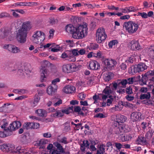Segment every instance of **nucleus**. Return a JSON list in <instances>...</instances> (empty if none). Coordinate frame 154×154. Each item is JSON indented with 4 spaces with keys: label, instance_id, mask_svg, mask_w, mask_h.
I'll use <instances>...</instances> for the list:
<instances>
[{
    "label": "nucleus",
    "instance_id": "2",
    "mask_svg": "<svg viewBox=\"0 0 154 154\" xmlns=\"http://www.w3.org/2000/svg\"><path fill=\"white\" fill-rule=\"evenodd\" d=\"M127 119V117L124 115H118L116 116L113 123L114 128L116 130V134H119L125 131V125L123 123Z\"/></svg>",
    "mask_w": 154,
    "mask_h": 154
},
{
    "label": "nucleus",
    "instance_id": "25",
    "mask_svg": "<svg viewBox=\"0 0 154 154\" xmlns=\"http://www.w3.org/2000/svg\"><path fill=\"white\" fill-rule=\"evenodd\" d=\"M63 115L62 110H58L57 109H56L55 112L53 114V116L55 118L62 117Z\"/></svg>",
    "mask_w": 154,
    "mask_h": 154
},
{
    "label": "nucleus",
    "instance_id": "19",
    "mask_svg": "<svg viewBox=\"0 0 154 154\" xmlns=\"http://www.w3.org/2000/svg\"><path fill=\"white\" fill-rule=\"evenodd\" d=\"M131 49L132 50H139L140 49V47L138 42L135 40H132L130 42Z\"/></svg>",
    "mask_w": 154,
    "mask_h": 154
},
{
    "label": "nucleus",
    "instance_id": "9",
    "mask_svg": "<svg viewBox=\"0 0 154 154\" xmlns=\"http://www.w3.org/2000/svg\"><path fill=\"white\" fill-rule=\"evenodd\" d=\"M47 63V61L44 62L41 65V68L40 70L41 72L40 81L42 82H43L46 80L48 72L47 65L46 64Z\"/></svg>",
    "mask_w": 154,
    "mask_h": 154
},
{
    "label": "nucleus",
    "instance_id": "34",
    "mask_svg": "<svg viewBox=\"0 0 154 154\" xmlns=\"http://www.w3.org/2000/svg\"><path fill=\"white\" fill-rule=\"evenodd\" d=\"M56 146L59 150V152L60 153H64L65 152L63 148L60 143H57Z\"/></svg>",
    "mask_w": 154,
    "mask_h": 154
},
{
    "label": "nucleus",
    "instance_id": "30",
    "mask_svg": "<svg viewBox=\"0 0 154 154\" xmlns=\"http://www.w3.org/2000/svg\"><path fill=\"white\" fill-rule=\"evenodd\" d=\"M113 74L111 72H109L106 74L104 78V80L105 82H109L112 79Z\"/></svg>",
    "mask_w": 154,
    "mask_h": 154
},
{
    "label": "nucleus",
    "instance_id": "56",
    "mask_svg": "<svg viewBox=\"0 0 154 154\" xmlns=\"http://www.w3.org/2000/svg\"><path fill=\"white\" fill-rule=\"evenodd\" d=\"M130 17V16L128 14L121 16L120 19L121 20H129Z\"/></svg>",
    "mask_w": 154,
    "mask_h": 154
},
{
    "label": "nucleus",
    "instance_id": "58",
    "mask_svg": "<svg viewBox=\"0 0 154 154\" xmlns=\"http://www.w3.org/2000/svg\"><path fill=\"white\" fill-rule=\"evenodd\" d=\"M115 146L117 149H120L121 148H122L123 145L120 143H115Z\"/></svg>",
    "mask_w": 154,
    "mask_h": 154
},
{
    "label": "nucleus",
    "instance_id": "16",
    "mask_svg": "<svg viewBox=\"0 0 154 154\" xmlns=\"http://www.w3.org/2000/svg\"><path fill=\"white\" fill-rule=\"evenodd\" d=\"M143 116L141 113L137 112H134L131 114V119L133 122H135L138 120H140L143 119Z\"/></svg>",
    "mask_w": 154,
    "mask_h": 154
},
{
    "label": "nucleus",
    "instance_id": "47",
    "mask_svg": "<svg viewBox=\"0 0 154 154\" xmlns=\"http://www.w3.org/2000/svg\"><path fill=\"white\" fill-rule=\"evenodd\" d=\"M60 47L59 45H56L55 47H54V48L51 49V51L53 52H57L59 51L60 50Z\"/></svg>",
    "mask_w": 154,
    "mask_h": 154
},
{
    "label": "nucleus",
    "instance_id": "59",
    "mask_svg": "<svg viewBox=\"0 0 154 154\" xmlns=\"http://www.w3.org/2000/svg\"><path fill=\"white\" fill-rule=\"evenodd\" d=\"M139 15L141 16L142 18H146L148 17V15H147V14L144 12L139 13Z\"/></svg>",
    "mask_w": 154,
    "mask_h": 154
},
{
    "label": "nucleus",
    "instance_id": "48",
    "mask_svg": "<svg viewBox=\"0 0 154 154\" xmlns=\"http://www.w3.org/2000/svg\"><path fill=\"white\" fill-rule=\"evenodd\" d=\"M73 108L74 110L73 109V111L72 112H74L77 113L79 112L81 109V107L78 106H74L73 107Z\"/></svg>",
    "mask_w": 154,
    "mask_h": 154
},
{
    "label": "nucleus",
    "instance_id": "54",
    "mask_svg": "<svg viewBox=\"0 0 154 154\" xmlns=\"http://www.w3.org/2000/svg\"><path fill=\"white\" fill-rule=\"evenodd\" d=\"M134 78L133 77L129 78L126 79L127 81V84L129 85L132 84L134 82Z\"/></svg>",
    "mask_w": 154,
    "mask_h": 154
},
{
    "label": "nucleus",
    "instance_id": "8",
    "mask_svg": "<svg viewBox=\"0 0 154 154\" xmlns=\"http://www.w3.org/2000/svg\"><path fill=\"white\" fill-rule=\"evenodd\" d=\"M45 34L41 31H36L35 32L32 37L33 41L35 43L38 44L44 40L45 38Z\"/></svg>",
    "mask_w": 154,
    "mask_h": 154
},
{
    "label": "nucleus",
    "instance_id": "5",
    "mask_svg": "<svg viewBox=\"0 0 154 154\" xmlns=\"http://www.w3.org/2000/svg\"><path fill=\"white\" fill-rule=\"evenodd\" d=\"M123 27L125 28L126 31L129 34H133L137 30L138 25L136 22L129 20L124 23Z\"/></svg>",
    "mask_w": 154,
    "mask_h": 154
},
{
    "label": "nucleus",
    "instance_id": "53",
    "mask_svg": "<svg viewBox=\"0 0 154 154\" xmlns=\"http://www.w3.org/2000/svg\"><path fill=\"white\" fill-rule=\"evenodd\" d=\"M81 144L85 146L86 148H88L90 145V143L88 140H84L83 141L82 143Z\"/></svg>",
    "mask_w": 154,
    "mask_h": 154
},
{
    "label": "nucleus",
    "instance_id": "12",
    "mask_svg": "<svg viewBox=\"0 0 154 154\" xmlns=\"http://www.w3.org/2000/svg\"><path fill=\"white\" fill-rule=\"evenodd\" d=\"M88 68L91 70H97L100 68L99 63L96 60H91L87 63Z\"/></svg>",
    "mask_w": 154,
    "mask_h": 154
},
{
    "label": "nucleus",
    "instance_id": "10",
    "mask_svg": "<svg viewBox=\"0 0 154 154\" xmlns=\"http://www.w3.org/2000/svg\"><path fill=\"white\" fill-rule=\"evenodd\" d=\"M15 146L14 145L11 143H3L0 145V149L4 152H14Z\"/></svg>",
    "mask_w": 154,
    "mask_h": 154
},
{
    "label": "nucleus",
    "instance_id": "29",
    "mask_svg": "<svg viewBox=\"0 0 154 154\" xmlns=\"http://www.w3.org/2000/svg\"><path fill=\"white\" fill-rule=\"evenodd\" d=\"M119 82L118 84L119 85H122L121 87L122 88H125L126 87V85L127 84V81L126 79L118 80Z\"/></svg>",
    "mask_w": 154,
    "mask_h": 154
},
{
    "label": "nucleus",
    "instance_id": "39",
    "mask_svg": "<svg viewBox=\"0 0 154 154\" xmlns=\"http://www.w3.org/2000/svg\"><path fill=\"white\" fill-rule=\"evenodd\" d=\"M148 52L150 56L154 57V46H151L148 49Z\"/></svg>",
    "mask_w": 154,
    "mask_h": 154
},
{
    "label": "nucleus",
    "instance_id": "36",
    "mask_svg": "<svg viewBox=\"0 0 154 154\" xmlns=\"http://www.w3.org/2000/svg\"><path fill=\"white\" fill-rule=\"evenodd\" d=\"M57 141L59 142L63 143L64 144H67L68 143V142L67 140V138L65 137H63L61 139L58 138Z\"/></svg>",
    "mask_w": 154,
    "mask_h": 154
},
{
    "label": "nucleus",
    "instance_id": "18",
    "mask_svg": "<svg viewBox=\"0 0 154 154\" xmlns=\"http://www.w3.org/2000/svg\"><path fill=\"white\" fill-rule=\"evenodd\" d=\"M75 90V88L74 86L69 85L66 86L63 89V91L67 94L74 93Z\"/></svg>",
    "mask_w": 154,
    "mask_h": 154
},
{
    "label": "nucleus",
    "instance_id": "21",
    "mask_svg": "<svg viewBox=\"0 0 154 154\" xmlns=\"http://www.w3.org/2000/svg\"><path fill=\"white\" fill-rule=\"evenodd\" d=\"M14 152L21 154H29L26 150L24 148H22L20 146L17 147L14 150Z\"/></svg>",
    "mask_w": 154,
    "mask_h": 154
},
{
    "label": "nucleus",
    "instance_id": "37",
    "mask_svg": "<svg viewBox=\"0 0 154 154\" xmlns=\"http://www.w3.org/2000/svg\"><path fill=\"white\" fill-rule=\"evenodd\" d=\"M5 131V133L4 131H0V137H6L9 136L11 135V133H8V132Z\"/></svg>",
    "mask_w": 154,
    "mask_h": 154
},
{
    "label": "nucleus",
    "instance_id": "23",
    "mask_svg": "<svg viewBox=\"0 0 154 154\" xmlns=\"http://www.w3.org/2000/svg\"><path fill=\"white\" fill-rule=\"evenodd\" d=\"M151 97L150 93L149 92H147L146 93L141 94L140 95L139 99L141 100L144 99L148 100Z\"/></svg>",
    "mask_w": 154,
    "mask_h": 154
},
{
    "label": "nucleus",
    "instance_id": "44",
    "mask_svg": "<svg viewBox=\"0 0 154 154\" xmlns=\"http://www.w3.org/2000/svg\"><path fill=\"white\" fill-rule=\"evenodd\" d=\"M116 82L112 83V89L113 90H116L117 88V87H120L119 85V82L118 80H117Z\"/></svg>",
    "mask_w": 154,
    "mask_h": 154
},
{
    "label": "nucleus",
    "instance_id": "31",
    "mask_svg": "<svg viewBox=\"0 0 154 154\" xmlns=\"http://www.w3.org/2000/svg\"><path fill=\"white\" fill-rule=\"evenodd\" d=\"M73 106L69 107L65 109H62V112H63V114L64 113L67 114H69L70 112H72L73 111Z\"/></svg>",
    "mask_w": 154,
    "mask_h": 154
},
{
    "label": "nucleus",
    "instance_id": "43",
    "mask_svg": "<svg viewBox=\"0 0 154 154\" xmlns=\"http://www.w3.org/2000/svg\"><path fill=\"white\" fill-rule=\"evenodd\" d=\"M118 43L117 41L116 40H113L110 41L108 44L109 48H112L113 46H115Z\"/></svg>",
    "mask_w": 154,
    "mask_h": 154
},
{
    "label": "nucleus",
    "instance_id": "13",
    "mask_svg": "<svg viewBox=\"0 0 154 154\" xmlns=\"http://www.w3.org/2000/svg\"><path fill=\"white\" fill-rule=\"evenodd\" d=\"M63 71L66 73H69L71 72L75 71L77 69L74 64H65L63 66L62 68Z\"/></svg>",
    "mask_w": 154,
    "mask_h": 154
},
{
    "label": "nucleus",
    "instance_id": "28",
    "mask_svg": "<svg viewBox=\"0 0 154 154\" xmlns=\"http://www.w3.org/2000/svg\"><path fill=\"white\" fill-rule=\"evenodd\" d=\"M142 77L141 79H140L139 81V83L141 85H146L147 81L148 80V79L145 74L144 75L143 74L142 75Z\"/></svg>",
    "mask_w": 154,
    "mask_h": 154
},
{
    "label": "nucleus",
    "instance_id": "50",
    "mask_svg": "<svg viewBox=\"0 0 154 154\" xmlns=\"http://www.w3.org/2000/svg\"><path fill=\"white\" fill-rule=\"evenodd\" d=\"M60 81V80L59 78H57L54 79L52 81V85L54 87L55 86H57L56 85V84L57 82H59Z\"/></svg>",
    "mask_w": 154,
    "mask_h": 154
},
{
    "label": "nucleus",
    "instance_id": "45",
    "mask_svg": "<svg viewBox=\"0 0 154 154\" xmlns=\"http://www.w3.org/2000/svg\"><path fill=\"white\" fill-rule=\"evenodd\" d=\"M153 135L152 131L149 130L146 134V137L148 139L151 138Z\"/></svg>",
    "mask_w": 154,
    "mask_h": 154
},
{
    "label": "nucleus",
    "instance_id": "57",
    "mask_svg": "<svg viewBox=\"0 0 154 154\" xmlns=\"http://www.w3.org/2000/svg\"><path fill=\"white\" fill-rule=\"evenodd\" d=\"M97 77L96 76H93L91 77L89 79L88 82L90 84H92L94 82V81L97 79Z\"/></svg>",
    "mask_w": 154,
    "mask_h": 154
},
{
    "label": "nucleus",
    "instance_id": "35",
    "mask_svg": "<svg viewBox=\"0 0 154 154\" xmlns=\"http://www.w3.org/2000/svg\"><path fill=\"white\" fill-rule=\"evenodd\" d=\"M145 75H146L148 79H150V78L154 76V71L153 70H150L147 72L145 74Z\"/></svg>",
    "mask_w": 154,
    "mask_h": 154
},
{
    "label": "nucleus",
    "instance_id": "38",
    "mask_svg": "<svg viewBox=\"0 0 154 154\" xmlns=\"http://www.w3.org/2000/svg\"><path fill=\"white\" fill-rule=\"evenodd\" d=\"M54 101L55 102L54 104V105L56 106L60 105V104H61L62 103V100L58 98L54 99Z\"/></svg>",
    "mask_w": 154,
    "mask_h": 154
},
{
    "label": "nucleus",
    "instance_id": "26",
    "mask_svg": "<svg viewBox=\"0 0 154 154\" xmlns=\"http://www.w3.org/2000/svg\"><path fill=\"white\" fill-rule=\"evenodd\" d=\"M35 113H37L38 116L41 117L46 116V111L43 109H38L35 111Z\"/></svg>",
    "mask_w": 154,
    "mask_h": 154
},
{
    "label": "nucleus",
    "instance_id": "15",
    "mask_svg": "<svg viewBox=\"0 0 154 154\" xmlns=\"http://www.w3.org/2000/svg\"><path fill=\"white\" fill-rule=\"evenodd\" d=\"M112 91L110 89V87L106 86L103 91V93L104 94H100L102 96V99L104 100H106L108 98H110L112 96L110 94H112Z\"/></svg>",
    "mask_w": 154,
    "mask_h": 154
},
{
    "label": "nucleus",
    "instance_id": "41",
    "mask_svg": "<svg viewBox=\"0 0 154 154\" xmlns=\"http://www.w3.org/2000/svg\"><path fill=\"white\" fill-rule=\"evenodd\" d=\"M33 125L32 123L30 122H27L25 123L23 125V127L26 129L27 130L29 129H32V126Z\"/></svg>",
    "mask_w": 154,
    "mask_h": 154
},
{
    "label": "nucleus",
    "instance_id": "1",
    "mask_svg": "<svg viewBox=\"0 0 154 154\" xmlns=\"http://www.w3.org/2000/svg\"><path fill=\"white\" fill-rule=\"evenodd\" d=\"M65 29L67 32L72 35L73 38L77 39L83 38L88 33L87 26L85 24L75 27L72 24H69L65 26Z\"/></svg>",
    "mask_w": 154,
    "mask_h": 154
},
{
    "label": "nucleus",
    "instance_id": "6",
    "mask_svg": "<svg viewBox=\"0 0 154 154\" xmlns=\"http://www.w3.org/2000/svg\"><path fill=\"white\" fill-rule=\"evenodd\" d=\"M8 123H5L3 125L1 126V128H4L5 131L10 132L12 134L11 132L13 131H15L16 129L19 128L21 125V122L18 121H16L13 122L10 124L9 127L7 128Z\"/></svg>",
    "mask_w": 154,
    "mask_h": 154
},
{
    "label": "nucleus",
    "instance_id": "62",
    "mask_svg": "<svg viewBox=\"0 0 154 154\" xmlns=\"http://www.w3.org/2000/svg\"><path fill=\"white\" fill-rule=\"evenodd\" d=\"M121 11L122 13H129L128 7H126L124 8H122Z\"/></svg>",
    "mask_w": 154,
    "mask_h": 154
},
{
    "label": "nucleus",
    "instance_id": "3",
    "mask_svg": "<svg viewBox=\"0 0 154 154\" xmlns=\"http://www.w3.org/2000/svg\"><path fill=\"white\" fill-rule=\"evenodd\" d=\"M30 22L24 23L17 33V38L20 43H24L26 41L28 30L30 29Z\"/></svg>",
    "mask_w": 154,
    "mask_h": 154
},
{
    "label": "nucleus",
    "instance_id": "14",
    "mask_svg": "<svg viewBox=\"0 0 154 154\" xmlns=\"http://www.w3.org/2000/svg\"><path fill=\"white\" fill-rule=\"evenodd\" d=\"M147 66L144 63H140L135 65L133 68V71L135 73L142 72L147 69Z\"/></svg>",
    "mask_w": 154,
    "mask_h": 154
},
{
    "label": "nucleus",
    "instance_id": "27",
    "mask_svg": "<svg viewBox=\"0 0 154 154\" xmlns=\"http://www.w3.org/2000/svg\"><path fill=\"white\" fill-rule=\"evenodd\" d=\"M106 146L103 144L101 145L97 150L96 154H104L105 152Z\"/></svg>",
    "mask_w": 154,
    "mask_h": 154
},
{
    "label": "nucleus",
    "instance_id": "55",
    "mask_svg": "<svg viewBox=\"0 0 154 154\" xmlns=\"http://www.w3.org/2000/svg\"><path fill=\"white\" fill-rule=\"evenodd\" d=\"M128 8L129 13L131 12L135 11L137 10V9L134 7L130 6L128 7Z\"/></svg>",
    "mask_w": 154,
    "mask_h": 154
},
{
    "label": "nucleus",
    "instance_id": "61",
    "mask_svg": "<svg viewBox=\"0 0 154 154\" xmlns=\"http://www.w3.org/2000/svg\"><path fill=\"white\" fill-rule=\"evenodd\" d=\"M148 91V88L145 87H142L140 89L139 91L142 93H146Z\"/></svg>",
    "mask_w": 154,
    "mask_h": 154
},
{
    "label": "nucleus",
    "instance_id": "32",
    "mask_svg": "<svg viewBox=\"0 0 154 154\" xmlns=\"http://www.w3.org/2000/svg\"><path fill=\"white\" fill-rule=\"evenodd\" d=\"M30 4V2H17L15 3H14L13 4V6H14L15 7H17V6H26L27 5H29Z\"/></svg>",
    "mask_w": 154,
    "mask_h": 154
},
{
    "label": "nucleus",
    "instance_id": "7",
    "mask_svg": "<svg viewBox=\"0 0 154 154\" xmlns=\"http://www.w3.org/2000/svg\"><path fill=\"white\" fill-rule=\"evenodd\" d=\"M106 38L107 35L103 28H100L97 30L96 34V39L98 43L103 42Z\"/></svg>",
    "mask_w": 154,
    "mask_h": 154
},
{
    "label": "nucleus",
    "instance_id": "64",
    "mask_svg": "<svg viewBox=\"0 0 154 154\" xmlns=\"http://www.w3.org/2000/svg\"><path fill=\"white\" fill-rule=\"evenodd\" d=\"M11 11L13 12L12 15L15 17L18 18L19 17V14L16 13L15 10H11Z\"/></svg>",
    "mask_w": 154,
    "mask_h": 154
},
{
    "label": "nucleus",
    "instance_id": "52",
    "mask_svg": "<svg viewBox=\"0 0 154 154\" xmlns=\"http://www.w3.org/2000/svg\"><path fill=\"white\" fill-rule=\"evenodd\" d=\"M95 118H105L106 117L102 113H99L96 114L94 116Z\"/></svg>",
    "mask_w": 154,
    "mask_h": 154
},
{
    "label": "nucleus",
    "instance_id": "20",
    "mask_svg": "<svg viewBox=\"0 0 154 154\" xmlns=\"http://www.w3.org/2000/svg\"><path fill=\"white\" fill-rule=\"evenodd\" d=\"M57 88V86H55L54 87L53 86H49L47 90L48 94L50 95H54L56 91Z\"/></svg>",
    "mask_w": 154,
    "mask_h": 154
},
{
    "label": "nucleus",
    "instance_id": "42",
    "mask_svg": "<svg viewBox=\"0 0 154 154\" xmlns=\"http://www.w3.org/2000/svg\"><path fill=\"white\" fill-rule=\"evenodd\" d=\"M132 85L129 86V87H127L125 89V92L128 94H131L133 93L132 88L131 87Z\"/></svg>",
    "mask_w": 154,
    "mask_h": 154
},
{
    "label": "nucleus",
    "instance_id": "46",
    "mask_svg": "<svg viewBox=\"0 0 154 154\" xmlns=\"http://www.w3.org/2000/svg\"><path fill=\"white\" fill-rule=\"evenodd\" d=\"M10 15L7 12H2L0 14V18L10 17Z\"/></svg>",
    "mask_w": 154,
    "mask_h": 154
},
{
    "label": "nucleus",
    "instance_id": "33",
    "mask_svg": "<svg viewBox=\"0 0 154 154\" xmlns=\"http://www.w3.org/2000/svg\"><path fill=\"white\" fill-rule=\"evenodd\" d=\"M58 22V20L56 18L53 17H51L49 18V23L52 25H53L57 24Z\"/></svg>",
    "mask_w": 154,
    "mask_h": 154
},
{
    "label": "nucleus",
    "instance_id": "60",
    "mask_svg": "<svg viewBox=\"0 0 154 154\" xmlns=\"http://www.w3.org/2000/svg\"><path fill=\"white\" fill-rule=\"evenodd\" d=\"M125 98L128 101H131L134 100V96H131L128 94L126 96Z\"/></svg>",
    "mask_w": 154,
    "mask_h": 154
},
{
    "label": "nucleus",
    "instance_id": "17",
    "mask_svg": "<svg viewBox=\"0 0 154 154\" xmlns=\"http://www.w3.org/2000/svg\"><path fill=\"white\" fill-rule=\"evenodd\" d=\"M4 47L5 48L13 53H17L20 51V48L14 45H8L4 46Z\"/></svg>",
    "mask_w": 154,
    "mask_h": 154
},
{
    "label": "nucleus",
    "instance_id": "49",
    "mask_svg": "<svg viewBox=\"0 0 154 154\" xmlns=\"http://www.w3.org/2000/svg\"><path fill=\"white\" fill-rule=\"evenodd\" d=\"M143 103L146 105H152V106H153V104L154 103V101H151L148 100H143Z\"/></svg>",
    "mask_w": 154,
    "mask_h": 154
},
{
    "label": "nucleus",
    "instance_id": "11",
    "mask_svg": "<svg viewBox=\"0 0 154 154\" xmlns=\"http://www.w3.org/2000/svg\"><path fill=\"white\" fill-rule=\"evenodd\" d=\"M103 63L105 65L107 68L109 69H114V66L117 64V62L115 60L112 59L110 60L108 59H103Z\"/></svg>",
    "mask_w": 154,
    "mask_h": 154
},
{
    "label": "nucleus",
    "instance_id": "51",
    "mask_svg": "<svg viewBox=\"0 0 154 154\" xmlns=\"http://www.w3.org/2000/svg\"><path fill=\"white\" fill-rule=\"evenodd\" d=\"M106 146L107 147L106 149L108 150L109 148V150H112L113 147L112 143L110 142H107L106 144Z\"/></svg>",
    "mask_w": 154,
    "mask_h": 154
},
{
    "label": "nucleus",
    "instance_id": "40",
    "mask_svg": "<svg viewBox=\"0 0 154 154\" xmlns=\"http://www.w3.org/2000/svg\"><path fill=\"white\" fill-rule=\"evenodd\" d=\"M99 47V45L97 44L92 43L91 44L89 47V49L90 50H96Z\"/></svg>",
    "mask_w": 154,
    "mask_h": 154
},
{
    "label": "nucleus",
    "instance_id": "63",
    "mask_svg": "<svg viewBox=\"0 0 154 154\" xmlns=\"http://www.w3.org/2000/svg\"><path fill=\"white\" fill-rule=\"evenodd\" d=\"M79 55H82L85 54V50L84 49H78Z\"/></svg>",
    "mask_w": 154,
    "mask_h": 154
},
{
    "label": "nucleus",
    "instance_id": "22",
    "mask_svg": "<svg viewBox=\"0 0 154 154\" xmlns=\"http://www.w3.org/2000/svg\"><path fill=\"white\" fill-rule=\"evenodd\" d=\"M48 141L47 139H42L36 142V145L40 146V149H44L45 147L44 145L48 143Z\"/></svg>",
    "mask_w": 154,
    "mask_h": 154
},
{
    "label": "nucleus",
    "instance_id": "24",
    "mask_svg": "<svg viewBox=\"0 0 154 154\" xmlns=\"http://www.w3.org/2000/svg\"><path fill=\"white\" fill-rule=\"evenodd\" d=\"M137 142L140 144H144L146 143V138L142 136H139L137 140Z\"/></svg>",
    "mask_w": 154,
    "mask_h": 154
},
{
    "label": "nucleus",
    "instance_id": "4",
    "mask_svg": "<svg viewBox=\"0 0 154 154\" xmlns=\"http://www.w3.org/2000/svg\"><path fill=\"white\" fill-rule=\"evenodd\" d=\"M79 55L78 49H73L63 53L61 57L69 61L74 62L76 61L75 56Z\"/></svg>",
    "mask_w": 154,
    "mask_h": 154
}]
</instances>
